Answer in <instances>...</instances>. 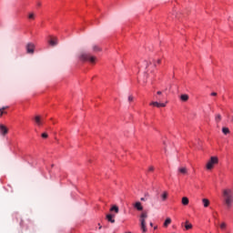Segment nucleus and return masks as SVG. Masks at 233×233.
I'll use <instances>...</instances> for the list:
<instances>
[{"label": "nucleus", "mask_w": 233, "mask_h": 233, "mask_svg": "<svg viewBox=\"0 0 233 233\" xmlns=\"http://www.w3.org/2000/svg\"><path fill=\"white\" fill-rule=\"evenodd\" d=\"M222 196L224 198V205H226L227 208H232V204H233V190H232V188L223 189Z\"/></svg>", "instance_id": "1"}, {"label": "nucleus", "mask_w": 233, "mask_h": 233, "mask_svg": "<svg viewBox=\"0 0 233 233\" xmlns=\"http://www.w3.org/2000/svg\"><path fill=\"white\" fill-rule=\"evenodd\" d=\"M147 218H148V213H147V211H144L141 213V215H140V228L143 233H147L148 230L147 228Z\"/></svg>", "instance_id": "2"}, {"label": "nucleus", "mask_w": 233, "mask_h": 233, "mask_svg": "<svg viewBox=\"0 0 233 233\" xmlns=\"http://www.w3.org/2000/svg\"><path fill=\"white\" fill-rule=\"evenodd\" d=\"M80 61H89L92 65L96 64V56L88 54V53H81L79 56Z\"/></svg>", "instance_id": "3"}, {"label": "nucleus", "mask_w": 233, "mask_h": 233, "mask_svg": "<svg viewBox=\"0 0 233 233\" xmlns=\"http://www.w3.org/2000/svg\"><path fill=\"white\" fill-rule=\"evenodd\" d=\"M218 159L217 157H211L208 162L206 165V168L208 170H212L214 168V165H218Z\"/></svg>", "instance_id": "4"}, {"label": "nucleus", "mask_w": 233, "mask_h": 233, "mask_svg": "<svg viewBox=\"0 0 233 233\" xmlns=\"http://www.w3.org/2000/svg\"><path fill=\"white\" fill-rule=\"evenodd\" d=\"M35 48V46L32 43H29L26 45V52L27 54H34V50Z\"/></svg>", "instance_id": "5"}, {"label": "nucleus", "mask_w": 233, "mask_h": 233, "mask_svg": "<svg viewBox=\"0 0 233 233\" xmlns=\"http://www.w3.org/2000/svg\"><path fill=\"white\" fill-rule=\"evenodd\" d=\"M150 106H157V108H161V107L167 106V104L155 101V102H151V103H150Z\"/></svg>", "instance_id": "6"}, {"label": "nucleus", "mask_w": 233, "mask_h": 233, "mask_svg": "<svg viewBox=\"0 0 233 233\" xmlns=\"http://www.w3.org/2000/svg\"><path fill=\"white\" fill-rule=\"evenodd\" d=\"M49 37H50V40H48V43L50 46H57L58 45L57 37H52V36H49Z\"/></svg>", "instance_id": "7"}, {"label": "nucleus", "mask_w": 233, "mask_h": 233, "mask_svg": "<svg viewBox=\"0 0 233 233\" xmlns=\"http://www.w3.org/2000/svg\"><path fill=\"white\" fill-rule=\"evenodd\" d=\"M133 207H134V208H136V210H138V212L143 211V205L139 201L133 204Z\"/></svg>", "instance_id": "8"}, {"label": "nucleus", "mask_w": 233, "mask_h": 233, "mask_svg": "<svg viewBox=\"0 0 233 233\" xmlns=\"http://www.w3.org/2000/svg\"><path fill=\"white\" fill-rule=\"evenodd\" d=\"M0 134L2 136H6V134H8V128L5 127V125H0Z\"/></svg>", "instance_id": "9"}, {"label": "nucleus", "mask_w": 233, "mask_h": 233, "mask_svg": "<svg viewBox=\"0 0 233 233\" xmlns=\"http://www.w3.org/2000/svg\"><path fill=\"white\" fill-rule=\"evenodd\" d=\"M178 174H181L182 176H187L188 174V169L185 167H178Z\"/></svg>", "instance_id": "10"}, {"label": "nucleus", "mask_w": 233, "mask_h": 233, "mask_svg": "<svg viewBox=\"0 0 233 233\" xmlns=\"http://www.w3.org/2000/svg\"><path fill=\"white\" fill-rule=\"evenodd\" d=\"M35 122L38 127H41V125H43V119H41V116H35Z\"/></svg>", "instance_id": "11"}, {"label": "nucleus", "mask_w": 233, "mask_h": 233, "mask_svg": "<svg viewBox=\"0 0 233 233\" xmlns=\"http://www.w3.org/2000/svg\"><path fill=\"white\" fill-rule=\"evenodd\" d=\"M106 219L109 221V223H116V219H114V215H106Z\"/></svg>", "instance_id": "12"}, {"label": "nucleus", "mask_w": 233, "mask_h": 233, "mask_svg": "<svg viewBox=\"0 0 233 233\" xmlns=\"http://www.w3.org/2000/svg\"><path fill=\"white\" fill-rule=\"evenodd\" d=\"M110 212H114L115 214H119V207H117V206H113V207L110 208Z\"/></svg>", "instance_id": "13"}, {"label": "nucleus", "mask_w": 233, "mask_h": 233, "mask_svg": "<svg viewBox=\"0 0 233 233\" xmlns=\"http://www.w3.org/2000/svg\"><path fill=\"white\" fill-rule=\"evenodd\" d=\"M167 198H168V192L164 191V192L162 193V195H161V199H162V201H167Z\"/></svg>", "instance_id": "14"}, {"label": "nucleus", "mask_w": 233, "mask_h": 233, "mask_svg": "<svg viewBox=\"0 0 233 233\" xmlns=\"http://www.w3.org/2000/svg\"><path fill=\"white\" fill-rule=\"evenodd\" d=\"M170 223H172V218H167L165 222H164V227L165 228H167V227H168V225H170Z\"/></svg>", "instance_id": "15"}, {"label": "nucleus", "mask_w": 233, "mask_h": 233, "mask_svg": "<svg viewBox=\"0 0 233 233\" xmlns=\"http://www.w3.org/2000/svg\"><path fill=\"white\" fill-rule=\"evenodd\" d=\"M202 203H203L205 208H207V207H208V205H210V201L208 198H203Z\"/></svg>", "instance_id": "16"}, {"label": "nucleus", "mask_w": 233, "mask_h": 233, "mask_svg": "<svg viewBox=\"0 0 233 233\" xmlns=\"http://www.w3.org/2000/svg\"><path fill=\"white\" fill-rule=\"evenodd\" d=\"M189 96L187 94L181 95L180 99L181 101L187 102L188 100Z\"/></svg>", "instance_id": "17"}, {"label": "nucleus", "mask_w": 233, "mask_h": 233, "mask_svg": "<svg viewBox=\"0 0 233 233\" xmlns=\"http://www.w3.org/2000/svg\"><path fill=\"white\" fill-rule=\"evenodd\" d=\"M188 203H189L188 198L183 197L182 198V205L187 206V205H188Z\"/></svg>", "instance_id": "18"}, {"label": "nucleus", "mask_w": 233, "mask_h": 233, "mask_svg": "<svg viewBox=\"0 0 233 233\" xmlns=\"http://www.w3.org/2000/svg\"><path fill=\"white\" fill-rule=\"evenodd\" d=\"M92 48H93V52H101V47H99V46L97 45H94Z\"/></svg>", "instance_id": "19"}, {"label": "nucleus", "mask_w": 233, "mask_h": 233, "mask_svg": "<svg viewBox=\"0 0 233 233\" xmlns=\"http://www.w3.org/2000/svg\"><path fill=\"white\" fill-rule=\"evenodd\" d=\"M185 228L186 230H190V228H192V224H190L188 220L186 221Z\"/></svg>", "instance_id": "20"}, {"label": "nucleus", "mask_w": 233, "mask_h": 233, "mask_svg": "<svg viewBox=\"0 0 233 233\" xmlns=\"http://www.w3.org/2000/svg\"><path fill=\"white\" fill-rule=\"evenodd\" d=\"M222 132L227 136V134H230V129H228V127H223Z\"/></svg>", "instance_id": "21"}, {"label": "nucleus", "mask_w": 233, "mask_h": 233, "mask_svg": "<svg viewBox=\"0 0 233 233\" xmlns=\"http://www.w3.org/2000/svg\"><path fill=\"white\" fill-rule=\"evenodd\" d=\"M217 123H219V121H221V115H217L216 117H215Z\"/></svg>", "instance_id": "22"}, {"label": "nucleus", "mask_w": 233, "mask_h": 233, "mask_svg": "<svg viewBox=\"0 0 233 233\" xmlns=\"http://www.w3.org/2000/svg\"><path fill=\"white\" fill-rule=\"evenodd\" d=\"M28 19H35V15L34 13H30L28 15Z\"/></svg>", "instance_id": "23"}, {"label": "nucleus", "mask_w": 233, "mask_h": 233, "mask_svg": "<svg viewBox=\"0 0 233 233\" xmlns=\"http://www.w3.org/2000/svg\"><path fill=\"white\" fill-rule=\"evenodd\" d=\"M220 228L222 230H225V228H227V224H225V223L220 224Z\"/></svg>", "instance_id": "24"}, {"label": "nucleus", "mask_w": 233, "mask_h": 233, "mask_svg": "<svg viewBox=\"0 0 233 233\" xmlns=\"http://www.w3.org/2000/svg\"><path fill=\"white\" fill-rule=\"evenodd\" d=\"M128 101H129V103H132V101H134V96H128Z\"/></svg>", "instance_id": "25"}, {"label": "nucleus", "mask_w": 233, "mask_h": 233, "mask_svg": "<svg viewBox=\"0 0 233 233\" xmlns=\"http://www.w3.org/2000/svg\"><path fill=\"white\" fill-rule=\"evenodd\" d=\"M42 137H43L44 139H46V137H48V134L43 133V134H42Z\"/></svg>", "instance_id": "26"}, {"label": "nucleus", "mask_w": 233, "mask_h": 233, "mask_svg": "<svg viewBox=\"0 0 233 233\" xmlns=\"http://www.w3.org/2000/svg\"><path fill=\"white\" fill-rule=\"evenodd\" d=\"M148 171H149V172H154V167H152V166L149 167Z\"/></svg>", "instance_id": "27"}, {"label": "nucleus", "mask_w": 233, "mask_h": 233, "mask_svg": "<svg viewBox=\"0 0 233 233\" xmlns=\"http://www.w3.org/2000/svg\"><path fill=\"white\" fill-rule=\"evenodd\" d=\"M4 114L5 112L3 111V109L0 108V116L2 117Z\"/></svg>", "instance_id": "28"}, {"label": "nucleus", "mask_w": 233, "mask_h": 233, "mask_svg": "<svg viewBox=\"0 0 233 233\" xmlns=\"http://www.w3.org/2000/svg\"><path fill=\"white\" fill-rule=\"evenodd\" d=\"M157 96H163V92L157 91Z\"/></svg>", "instance_id": "29"}, {"label": "nucleus", "mask_w": 233, "mask_h": 233, "mask_svg": "<svg viewBox=\"0 0 233 233\" xmlns=\"http://www.w3.org/2000/svg\"><path fill=\"white\" fill-rule=\"evenodd\" d=\"M150 197V195L148 193L145 194V198L148 199V198Z\"/></svg>", "instance_id": "30"}, {"label": "nucleus", "mask_w": 233, "mask_h": 233, "mask_svg": "<svg viewBox=\"0 0 233 233\" xmlns=\"http://www.w3.org/2000/svg\"><path fill=\"white\" fill-rule=\"evenodd\" d=\"M155 97H156V99H157V101H161V97H159V96H155Z\"/></svg>", "instance_id": "31"}, {"label": "nucleus", "mask_w": 233, "mask_h": 233, "mask_svg": "<svg viewBox=\"0 0 233 233\" xmlns=\"http://www.w3.org/2000/svg\"><path fill=\"white\" fill-rule=\"evenodd\" d=\"M157 65H161V59H157Z\"/></svg>", "instance_id": "32"}, {"label": "nucleus", "mask_w": 233, "mask_h": 233, "mask_svg": "<svg viewBox=\"0 0 233 233\" xmlns=\"http://www.w3.org/2000/svg\"><path fill=\"white\" fill-rule=\"evenodd\" d=\"M147 199L148 198H146L145 197L140 198V200H142V201H147Z\"/></svg>", "instance_id": "33"}, {"label": "nucleus", "mask_w": 233, "mask_h": 233, "mask_svg": "<svg viewBox=\"0 0 233 233\" xmlns=\"http://www.w3.org/2000/svg\"><path fill=\"white\" fill-rule=\"evenodd\" d=\"M211 96H218V93L213 92V93H211Z\"/></svg>", "instance_id": "34"}, {"label": "nucleus", "mask_w": 233, "mask_h": 233, "mask_svg": "<svg viewBox=\"0 0 233 233\" xmlns=\"http://www.w3.org/2000/svg\"><path fill=\"white\" fill-rule=\"evenodd\" d=\"M6 108H8V106H4V107H2L1 109H2V110H6Z\"/></svg>", "instance_id": "35"}, {"label": "nucleus", "mask_w": 233, "mask_h": 233, "mask_svg": "<svg viewBox=\"0 0 233 233\" xmlns=\"http://www.w3.org/2000/svg\"><path fill=\"white\" fill-rule=\"evenodd\" d=\"M37 6H41V4H40V2H37Z\"/></svg>", "instance_id": "36"}, {"label": "nucleus", "mask_w": 233, "mask_h": 233, "mask_svg": "<svg viewBox=\"0 0 233 233\" xmlns=\"http://www.w3.org/2000/svg\"><path fill=\"white\" fill-rule=\"evenodd\" d=\"M149 225H150V227H154V224H153L152 222H150V224H149Z\"/></svg>", "instance_id": "37"}, {"label": "nucleus", "mask_w": 233, "mask_h": 233, "mask_svg": "<svg viewBox=\"0 0 233 233\" xmlns=\"http://www.w3.org/2000/svg\"><path fill=\"white\" fill-rule=\"evenodd\" d=\"M154 230H157V226H156V227L154 228Z\"/></svg>", "instance_id": "38"}, {"label": "nucleus", "mask_w": 233, "mask_h": 233, "mask_svg": "<svg viewBox=\"0 0 233 233\" xmlns=\"http://www.w3.org/2000/svg\"><path fill=\"white\" fill-rule=\"evenodd\" d=\"M154 66H156L157 65H156V62H154Z\"/></svg>", "instance_id": "39"}, {"label": "nucleus", "mask_w": 233, "mask_h": 233, "mask_svg": "<svg viewBox=\"0 0 233 233\" xmlns=\"http://www.w3.org/2000/svg\"><path fill=\"white\" fill-rule=\"evenodd\" d=\"M99 229H101V226H99Z\"/></svg>", "instance_id": "40"}]
</instances>
